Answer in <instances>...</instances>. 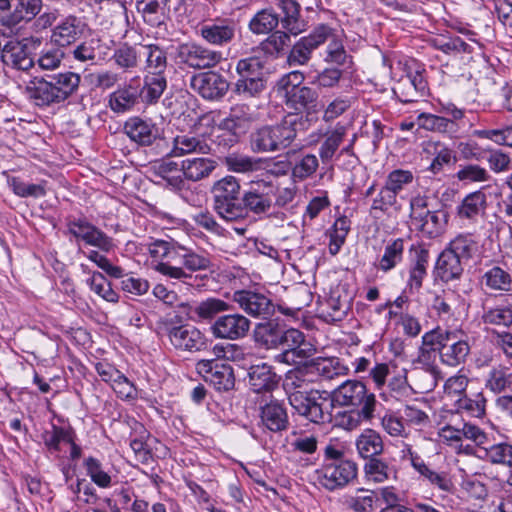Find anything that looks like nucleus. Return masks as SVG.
I'll use <instances>...</instances> for the list:
<instances>
[{"label":"nucleus","mask_w":512,"mask_h":512,"mask_svg":"<svg viewBox=\"0 0 512 512\" xmlns=\"http://www.w3.org/2000/svg\"><path fill=\"white\" fill-rule=\"evenodd\" d=\"M309 376L307 368L291 370L285 375L283 388L295 412L313 423H325L331 418L324 409L327 398L311 387L313 380Z\"/></svg>","instance_id":"nucleus-1"},{"label":"nucleus","mask_w":512,"mask_h":512,"mask_svg":"<svg viewBox=\"0 0 512 512\" xmlns=\"http://www.w3.org/2000/svg\"><path fill=\"white\" fill-rule=\"evenodd\" d=\"M80 83V74L72 71L36 76L24 87V94L30 103L43 109L59 105L76 95Z\"/></svg>","instance_id":"nucleus-2"},{"label":"nucleus","mask_w":512,"mask_h":512,"mask_svg":"<svg viewBox=\"0 0 512 512\" xmlns=\"http://www.w3.org/2000/svg\"><path fill=\"white\" fill-rule=\"evenodd\" d=\"M436 206L428 195L418 194L410 200L411 224L428 238L440 236L448 223L447 211Z\"/></svg>","instance_id":"nucleus-3"},{"label":"nucleus","mask_w":512,"mask_h":512,"mask_svg":"<svg viewBox=\"0 0 512 512\" xmlns=\"http://www.w3.org/2000/svg\"><path fill=\"white\" fill-rule=\"evenodd\" d=\"M296 136V118H285L279 124L255 129L249 137L250 148L256 153L276 152L289 147Z\"/></svg>","instance_id":"nucleus-4"},{"label":"nucleus","mask_w":512,"mask_h":512,"mask_svg":"<svg viewBox=\"0 0 512 512\" xmlns=\"http://www.w3.org/2000/svg\"><path fill=\"white\" fill-rule=\"evenodd\" d=\"M423 346L439 353L441 361L448 366H458L469 354L467 341L461 339L457 331L436 328L422 337Z\"/></svg>","instance_id":"nucleus-5"},{"label":"nucleus","mask_w":512,"mask_h":512,"mask_svg":"<svg viewBox=\"0 0 512 512\" xmlns=\"http://www.w3.org/2000/svg\"><path fill=\"white\" fill-rule=\"evenodd\" d=\"M241 186L238 179L228 175L216 181L212 187L213 207L225 221L243 218Z\"/></svg>","instance_id":"nucleus-6"},{"label":"nucleus","mask_w":512,"mask_h":512,"mask_svg":"<svg viewBox=\"0 0 512 512\" xmlns=\"http://www.w3.org/2000/svg\"><path fill=\"white\" fill-rule=\"evenodd\" d=\"M277 193L278 183L268 176L251 181L242 193L243 218L249 212L259 217L269 214Z\"/></svg>","instance_id":"nucleus-7"},{"label":"nucleus","mask_w":512,"mask_h":512,"mask_svg":"<svg viewBox=\"0 0 512 512\" xmlns=\"http://www.w3.org/2000/svg\"><path fill=\"white\" fill-rule=\"evenodd\" d=\"M284 102L288 110L294 112L295 115L287 118H296V127L300 126L305 130L310 126L309 115L311 110L315 111L317 106L318 93L308 86L292 85L284 92Z\"/></svg>","instance_id":"nucleus-8"},{"label":"nucleus","mask_w":512,"mask_h":512,"mask_svg":"<svg viewBox=\"0 0 512 512\" xmlns=\"http://www.w3.org/2000/svg\"><path fill=\"white\" fill-rule=\"evenodd\" d=\"M357 475V466L353 461L324 462L314 471L313 480L327 490L342 488Z\"/></svg>","instance_id":"nucleus-9"},{"label":"nucleus","mask_w":512,"mask_h":512,"mask_svg":"<svg viewBox=\"0 0 512 512\" xmlns=\"http://www.w3.org/2000/svg\"><path fill=\"white\" fill-rule=\"evenodd\" d=\"M223 59L220 51L212 50L194 42L181 43L176 48V60L196 70L210 69Z\"/></svg>","instance_id":"nucleus-10"},{"label":"nucleus","mask_w":512,"mask_h":512,"mask_svg":"<svg viewBox=\"0 0 512 512\" xmlns=\"http://www.w3.org/2000/svg\"><path fill=\"white\" fill-rule=\"evenodd\" d=\"M352 294L346 284L331 288L329 296L319 303L318 317L327 323L342 321L351 308Z\"/></svg>","instance_id":"nucleus-11"},{"label":"nucleus","mask_w":512,"mask_h":512,"mask_svg":"<svg viewBox=\"0 0 512 512\" xmlns=\"http://www.w3.org/2000/svg\"><path fill=\"white\" fill-rule=\"evenodd\" d=\"M332 402L341 407H365L371 404V410H376L377 400L369 392L366 385L358 380H347L339 385L331 394Z\"/></svg>","instance_id":"nucleus-12"},{"label":"nucleus","mask_w":512,"mask_h":512,"mask_svg":"<svg viewBox=\"0 0 512 512\" xmlns=\"http://www.w3.org/2000/svg\"><path fill=\"white\" fill-rule=\"evenodd\" d=\"M237 23L229 17H216L203 21L197 30L198 35L209 45L225 47L236 36Z\"/></svg>","instance_id":"nucleus-13"},{"label":"nucleus","mask_w":512,"mask_h":512,"mask_svg":"<svg viewBox=\"0 0 512 512\" xmlns=\"http://www.w3.org/2000/svg\"><path fill=\"white\" fill-rule=\"evenodd\" d=\"M332 36V28L327 24L317 25L307 36L301 37L291 48L288 61L290 65H304L311 54Z\"/></svg>","instance_id":"nucleus-14"},{"label":"nucleus","mask_w":512,"mask_h":512,"mask_svg":"<svg viewBox=\"0 0 512 512\" xmlns=\"http://www.w3.org/2000/svg\"><path fill=\"white\" fill-rule=\"evenodd\" d=\"M163 328L170 344L181 351H200L206 346L204 334L196 327L189 325H172L165 322Z\"/></svg>","instance_id":"nucleus-15"},{"label":"nucleus","mask_w":512,"mask_h":512,"mask_svg":"<svg viewBox=\"0 0 512 512\" xmlns=\"http://www.w3.org/2000/svg\"><path fill=\"white\" fill-rule=\"evenodd\" d=\"M257 120L255 111L244 103H238L230 108V112L219 124V129L229 132V142L234 144L238 136L244 134Z\"/></svg>","instance_id":"nucleus-16"},{"label":"nucleus","mask_w":512,"mask_h":512,"mask_svg":"<svg viewBox=\"0 0 512 512\" xmlns=\"http://www.w3.org/2000/svg\"><path fill=\"white\" fill-rule=\"evenodd\" d=\"M88 29L82 17L67 15L61 18L51 30L50 40L57 47H68L80 40Z\"/></svg>","instance_id":"nucleus-17"},{"label":"nucleus","mask_w":512,"mask_h":512,"mask_svg":"<svg viewBox=\"0 0 512 512\" xmlns=\"http://www.w3.org/2000/svg\"><path fill=\"white\" fill-rule=\"evenodd\" d=\"M196 370L205 382L218 391H228L234 387L233 369L228 364L215 360H200L196 364Z\"/></svg>","instance_id":"nucleus-18"},{"label":"nucleus","mask_w":512,"mask_h":512,"mask_svg":"<svg viewBox=\"0 0 512 512\" xmlns=\"http://www.w3.org/2000/svg\"><path fill=\"white\" fill-rule=\"evenodd\" d=\"M191 88L207 100L221 99L229 89V82L218 72L206 71L190 79Z\"/></svg>","instance_id":"nucleus-19"},{"label":"nucleus","mask_w":512,"mask_h":512,"mask_svg":"<svg viewBox=\"0 0 512 512\" xmlns=\"http://www.w3.org/2000/svg\"><path fill=\"white\" fill-rule=\"evenodd\" d=\"M250 325V320L242 314H227L218 317L210 331L217 339L238 340L247 335Z\"/></svg>","instance_id":"nucleus-20"},{"label":"nucleus","mask_w":512,"mask_h":512,"mask_svg":"<svg viewBox=\"0 0 512 512\" xmlns=\"http://www.w3.org/2000/svg\"><path fill=\"white\" fill-rule=\"evenodd\" d=\"M423 351L417 360V365L410 371V390L414 393H429L437 386L442 378L438 366L425 363Z\"/></svg>","instance_id":"nucleus-21"},{"label":"nucleus","mask_w":512,"mask_h":512,"mask_svg":"<svg viewBox=\"0 0 512 512\" xmlns=\"http://www.w3.org/2000/svg\"><path fill=\"white\" fill-rule=\"evenodd\" d=\"M233 301L253 317L268 318L274 312V304L265 294L252 290H237L233 293Z\"/></svg>","instance_id":"nucleus-22"},{"label":"nucleus","mask_w":512,"mask_h":512,"mask_svg":"<svg viewBox=\"0 0 512 512\" xmlns=\"http://www.w3.org/2000/svg\"><path fill=\"white\" fill-rule=\"evenodd\" d=\"M1 60L6 67L16 71L29 72L35 65L27 44L10 40L0 50Z\"/></svg>","instance_id":"nucleus-23"},{"label":"nucleus","mask_w":512,"mask_h":512,"mask_svg":"<svg viewBox=\"0 0 512 512\" xmlns=\"http://www.w3.org/2000/svg\"><path fill=\"white\" fill-rule=\"evenodd\" d=\"M281 11L280 24L282 29L292 36H297L308 27L307 21L301 16V5L297 0H275Z\"/></svg>","instance_id":"nucleus-24"},{"label":"nucleus","mask_w":512,"mask_h":512,"mask_svg":"<svg viewBox=\"0 0 512 512\" xmlns=\"http://www.w3.org/2000/svg\"><path fill=\"white\" fill-rule=\"evenodd\" d=\"M124 132L131 141L141 146H150L159 137V129L155 123L137 116L124 123Z\"/></svg>","instance_id":"nucleus-25"},{"label":"nucleus","mask_w":512,"mask_h":512,"mask_svg":"<svg viewBox=\"0 0 512 512\" xmlns=\"http://www.w3.org/2000/svg\"><path fill=\"white\" fill-rule=\"evenodd\" d=\"M71 55L79 62L98 63L109 58L110 46L100 38L92 37L75 46Z\"/></svg>","instance_id":"nucleus-26"},{"label":"nucleus","mask_w":512,"mask_h":512,"mask_svg":"<svg viewBox=\"0 0 512 512\" xmlns=\"http://www.w3.org/2000/svg\"><path fill=\"white\" fill-rule=\"evenodd\" d=\"M140 85L133 79L128 84L119 87L109 96V106L116 113H124L134 108L141 100Z\"/></svg>","instance_id":"nucleus-27"},{"label":"nucleus","mask_w":512,"mask_h":512,"mask_svg":"<svg viewBox=\"0 0 512 512\" xmlns=\"http://www.w3.org/2000/svg\"><path fill=\"white\" fill-rule=\"evenodd\" d=\"M140 44H130L128 42H120L110 53L108 59L114 61L115 66L124 72L135 71L141 61Z\"/></svg>","instance_id":"nucleus-28"},{"label":"nucleus","mask_w":512,"mask_h":512,"mask_svg":"<svg viewBox=\"0 0 512 512\" xmlns=\"http://www.w3.org/2000/svg\"><path fill=\"white\" fill-rule=\"evenodd\" d=\"M210 145L203 135L192 133L177 135L173 139V146L169 153L171 157H181L190 153L209 154Z\"/></svg>","instance_id":"nucleus-29"},{"label":"nucleus","mask_w":512,"mask_h":512,"mask_svg":"<svg viewBox=\"0 0 512 512\" xmlns=\"http://www.w3.org/2000/svg\"><path fill=\"white\" fill-rule=\"evenodd\" d=\"M313 300V293L305 283H297L291 286L283 304H279V310L286 315H294L307 307Z\"/></svg>","instance_id":"nucleus-30"},{"label":"nucleus","mask_w":512,"mask_h":512,"mask_svg":"<svg viewBox=\"0 0 512 512\" xmlns=\"http://www.w3.org/2000/svg\"><path fill=\"white\" fill-rule=\"evenodd\" d=\"M487 209V195L480 189L467 194L456 207L460 219L475 222Z\"/></svg>","instance_id":"nucleus-31"},{"label":"nucleus","mask_w":512,"mask_h":512,"mask_svg":"<svg viewBox=\"0 0 512 512\" xmlns=\"http://www.w3.org/2000/svg\"><path fill=\"white\" fill-rule=\"evenodd\" d=\"M357 453L363 459L378 457L384 451V442L379 432L374 429H364L356 438Z\"/></svg>","instance_id":"nucleus-32"},{"label":"nucleus","mask_w":512,"mask_h":512,"mask_svg":"<svg viewBox=\"0 0 512 512\" xmlns=\"http://www.w3.org/2000/svg\"><path fill=\"white\" fill-rule=\"evenodd\" d=\"M145 53L144 71L147 75H166L168 68L167 51L158 44L142 45Z\"/></svg>","instance_id":"nucleus-33"},{"label":"nucleus","mask_w":512,"mask_h":512,"mask_svg":"<svg viewBox=\"0 0 512 512\" xmlns=\"http://www.w3.org/2000/svg\"><path fill=\"white\" fill-rule=\"evenodd\" d=\"M280 24V15L273 8L257 11L248 22V30L254 35H269Z\"/></svg>","instance_id":"nucleus-34"},{"label":"nucleus","mask_w":512,"mask_h":512,"mask_svg":"<svg viewBox=\"0 0 512 512\" xmlns=\"http://www.w3.org/2000/svg\"><path fill=\"white\" fill-rule=\"evenodd\" d=\"M416 123L421 129L448 136H453L459 129L458 124H453L446 116L426 112L418 114Z\"/></svg>","instance_id":"nucleus-35"},{"label":"nucleus","mask_w":512,"mask_h":512,"mask_svg":"<svg viewBox=\"0 0 512 512\" xmlns=\"http://www.w3.org/2000/svg\"><path fill=\"white\" fill-rule=\"evenodd\" d=\"M261 423L268 430L278 432L285 430L288 425V416L282 404L271 401L261 407Z\"/></svg>","instance_id":"nucleus-36"},{"label":"nucleus","mask_w":512,"mask_h":512,"mask_svg":"<svg viewBox=\"0 0 512 512\" xmlns=\"http://www.w3.org/2000/svg\"><path fill=\"white\" fill-rule=\"evenodd\" d=\"M310 375L317 374L323 379L331 380L348 373V367L339 358H317L306 366Z\"/></svg>","instance_id":"nucleus-37"},{"label":"nucleus","mask_w":512,"mask_h":512,"mask_svg":"<svg viewBox=\"0 0 512 512\" xmlns=\"http://www.w3.org/2000/svg\"><path fill=\"white\" fill-rule=\"evenodd\" d=\"M291 35L286 30H276L259 44V49L268 57L277 59L286 54L291 45Z\"/></svg>","instance_id":"nucleus-38"},{"label":"nucleus","mask_w":512,"mask_h":512,"mask_svg":"<svg viewBox=\"0 0 512 512\" xmlns=\"http://www.w3.org/2000/svg\"><path fill=\"white\" fill-rule=\"evenodd\" d=\"M346 136V128L341 124H337L332 130H328L324 134V140L319 148V157L323 164L332 162L336 152L340 148Z\"/></svg>","instance_id":"nucleus-39"},{"label":"nucleus","mask_w":512,"mask_h":512,"mask_svg":"<svg viewBox=\"0 0 512 512\" xmlns=\"http://www.w3.org/2000/svg\"><path fill=\"white\" fill-rule=\"evenodd\" d=\"M216 168V162L209 158H188L182 161L181 171L184 178L193 182L208 177Z\"/></svg>","instance_id":"nucleus-40"},{"label":"nucleus","mask_w":512,"mask_h":512,"mask_svg":"<svg viewBox=\"0 0 512 512\" xmlns=\"http://www.w3.org/2000/svg\"><path fill=\"white\" fill-rule=\"evenodd\" d=\"M485 386L495 394L512 389V365L493 366L486 376Z\"/></svg>","instance_id":"nucleus-41"},{"label":"nucleus","mask_w":512,"mask_h":512,"mask_svg":"<svg viewBox=\"0 0 512 512\" xmlns=\"http://www.w3.org/2000/svg\"><path fill=\"white\" fill-rule=\"evenodd\" d=\"M167 88L166 75H144L143 86L140 87L141 101L145 104H156Z\"/></svg>","instance_id":"nucleus-42"},{"label":"nucleus","mask_w":512,"mask_h":512,"mask_svg":"<svg viewBox=\"0 0 512 512\" xmlns=\"http://www.w3.org/2000/svg\"><path fill=\"white\" fill-rule=\"evenodd\" d=\"M479 248V242L473 234L460 233L449 242L439 256H445L446 253L451 256H473L479 253Z\"/></svg>","instance_id":"nucleus-43"},{"label":"nucleus","mask_w":512,"mask_h":512,"mask_svg":"<svg viewBox=\"0 0 512 512\" xmlns=\"http://www.w3.org/2000/svg\"><path fill=\"white\" fill-rule=\"evenodd\" d=\"M250 386L256 393L272 390L278 383L277 375L267 364L253 366L249 373Z\"/></svg>","instance_id":"nucleus-44"},{"label":"nucleus","mask_w":512,"mask_h":512,"mask_svg":"<svg viewBox=\"0 0 512 512\" xmlns=\"http://www.w3.org/2000/svg\"><path fill=\"white\" fill-rule=\"evenodd\" d=\"M367 404L359 410H350L339 413L336 417L337 426L352 431L361 426L362 422H370L374 418L375 410Z\"/></svg>","instance_id":"nucleus-45"},{"label":"nucleus","mask_w":512,"mask_h":512,"mask_svg":"<svg viewBox=\"0 0 512 512\" xmlns=\"http://www.w3.org/2000/svg\"><path fill=\"white\" fill-rule=\"evenodd\" d=\"M493 465H503L512 468V445L501 442L481 448V454L477 455Z\"/></svg>","instance_id":"nucleus-46"},{"label":"nucleus","mask_w":512,"mask_h":512,"mask_svg":"<svg viewBox=\"0 0 512 512\" xmlns=\"http://www.w3.org/2000/svg\"><path fill=\"white\" fill-rule=\"evenodd\" d=\"M351 229V220L347 216L338 217L333 225L327 230L326 236L329 238L328 248L332 255L339 253L340 248L346 241L347 235Z\"/></svg>","instance_id":"nucleus-47"},{"label":"nucleus","mask_w":512,"mask_h":512,"mask_svg":"<svg viewBox=\"0 0 512 512\" xmlns=\"http://www.w3.org/2000/svg\"><path fill=\"white\" fill-rule=\"evenodd\" d=\"M405 247L408 248L410 256H426L429 253L428 245L423 241L397 238L387 243L383 256H398L402 254Z\"/></svg>","instance_id":"nucleus-48"},{"label":"nucleus","mask_w":512,"mask_h":512,"mask_svg":"<svg viewBox=\"0 0 512 512\" xmlns=\"http://www.w3.org/2000/svg\"><path fill=\"white\" fill-rule=\"evenodd\" d=\"M454 178L463 185H469L488 182L491 180V175L485 167L476 163H467L459 165Z\"/></svg>","instance_id":"nucleus-49"},{"label":"nucleus","mask_w":512,"mask_h":512,"mask_svg":"<svg viewBox=\"0 0 512 512\" xmlns=\"http://www.w3.org/2000/svg\"><path fill=\"white\" fill-rule=\"evenodd\" d=\"M43 8L42 0H16L14 3L15 28L33 21Z\"/></svg>","instance_id":"nucleus-50"},{"label":"nucleus","mask_w":512,"mask_h":512,"mask_svg":"<svg viewBox=\"0 0 512 512\" xmlns=\"http://www.w3.org/2000/svg\"><path fill=\"white\" fill-rule=\"evenodd\" d=\"M282 331L273 322L261 323L255 329V340L267 349L277 348L281 346Z\"/></svg>","instance_id":"nucleus-51"},{"label":"nucleus","mask_w":512,"mask_h":512,"mask_svg":"<svg viewBox=\"0 0 512 512\" xmlns=\"http://www.w3.org/2000/svg\"><path fill=\"white\" fill-rule=\"evenodd\" d=\"M167 0H136V8L146 23L151 26L160 25L162 10Z\"/></svg>","instance_id":"nucleus-52"},{"label":"nucleus","mask_w":512,"mask_h":512,"mask_svg":"<svg viewBox=\"0 0 512 512\" xmlns=\"http://www.w3.org/2000/svg\"><path fill=\"white\" fill-rule=\"evenodd\" d=\"M266 88L264 77L237 78L233 92L245 99L258 97Z\"/></svg>","instance_id":"nucleus-53"},{"label":"nucleus","mask_w":512,"mask_h":512,"mask_svg":"<svg viewBox=\"0 0 512 512\" xmlns=\"http://www.w3.org/2000/svg\"><path fill=\"white\" fill-rule=\"evenodd\" d=\"M415 70L406 72L401 80L415 91L416 97H426L430 94V88L427 81L426 70L423 66L415 63Z\"/></svg>","instance_id":"nucleus-54"},{"label":"nucleus","mask_w":512,"mask_h":512,"mask_svg":"<svg viewBox=\"0 0 512 512\" xmlns=\"http://www.w3.org/2000/svg\"><path fill=\"white\" fill-rule=\"evenodd\" d=\"M396 204L397 195L384 184L372 200L370 214L374 217L382 216Z\"/></svg>","instance_id":"nucleus-55"},{"label":"nucleus","mask_w":512,"mask_h":512,"mask_svg":"<svg viewBox=\"0 0 512 512\" xmlns=\"http://www.w3.org/2000/svg\"><path fill=\"white\" fill-rule=\"evenodd\" d=\"M457 409L474 418H482L486 411V399L482 393L463 396L456 402Z\"/></svg>","instance_id":"nucleus-56"},{"label":"nucleus","mask_w":512,"mask_h":512,"mask_svg":"<svg viewBox=\"0 0 512 512\" xmlns=\"http://www.w3.org/2000/svg\"><path fill=\"white\" fill-rule=\"evenodd\" d=\"M229 304L221 299L210 297L201 301L194 313L200 320H211L218 314L229 310Z\"/></svg>","instance_id":"nucleus-57"},{"label":"nucleus","mask_w":512,"mask_h":512,"mask_svg":"<svg viewBox=\"0 0 512 512\" xmlns=\"http://www.w3.org/2000/svg\"><path fill=\"white\" fill-rule=\"evenodd\" d=\"M319 168V160L315 154L302 155L292 168V176L295 180L304 181L312 177Z\"/></svg>","instance_id":"nucleus-58"},{"label":"nucleus","mask_w":512,"mask_h":512,"mask_svg":"<svg viewBox=\"0 0 512 512\" xmlns=\"http://www.w3.org/2000/svg\"><path fill=\"white\" fill-rule=\"evenodd\" d=\"M463 271L460 258H437L435 276L444 282L458 278Z\"/></svg>","instance_id":"nucleus-59"},{"label":"nucleus","mask_w":512,"mask_h":512,"mask_svg":"<svg viewBox=\"0 0 512 512\" xmlns=\"http://www.w3.org/2000/svg\"><path fill=\"white\" fill-rule=\"evenodd\" d=\"M71 429H65L53 425L51 430H46L42 434V440L51 453L59 452L61 444L71 442Z\"/></svg>","instance_id":"nucleus-60"},{"label":"nucleus","mask_w":512,"mask_h":512,"mask_svg":"<svg viewBox=\"0 0 512 512\" xmlns=\"http://www.w3.org/2000/svg\"><path fill=\"white\" fill-rule=\"evenodd\" d=\"M229 171L235 173H250L260 168L261 160L247 155H229L225 158Z\"/></svg>","instance_id":"nucleus-61"},{"label":"nucleus","mask_w":512,"mask_h":512,"mask_svg":"<svg viewBox=\"0 0 512 512\" xmlns=\"http://www.w3.org/2000/svg\"><path fill=\"white\" fill-rule=\"evenodd\" d=\"M387 385L392 392L399 396L407 394L408 390H410V375L408 376L406 368L400 367L394 362Z\"/></svg>","instance_id":"nucleus-62"},{"label":"nucleus","mask_w":512,"mask_h":512,"mask_svg":"<svg viewBox=\"0 0 512 512\" xmlns=\"http://www.w3.org/2000/svg\"><path fill=\"white\" fill-rule=\"evenodd\" d=\"M84 467L91 481L98 487L108 488L111 486L112 478L106 471H104L102 464L98 459L94 457L86 458L84 461Z\"/></svg>","instance_id":"nucleus-63"},{"label":"nucleus","mask_w":512,"mask_h":512,"mask_svg":"<svg viewBox=\"0 0 512 512\" xmlns=\"http://www.w3.org/2000/svg\"><path fill=\"white\" fill-rule=\"evenodd\" d=\"M313 353L314 348L304 341L303 344H299L297 347L284 349V351L277 356V359L289 365H299L311 357Z\"/></svg>","instance_id":"nucleus-64"}]
</instances>
